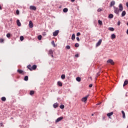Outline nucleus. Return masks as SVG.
<instances>
[{"mask_svg":"<svg viewBox=\"0 0 128 128\" xmlns=\"http://www.w3.org/2000/svg\"><path fill=\"white\" fill-rule=\"evenodd\" d=\"M114 12L115 14H118L120 12V10H119L118 8L116 6H114Z\"/></svg>","mask_w":128,"mask_h":128,"instance_id":"1","label":"nucleus"},{"mask_svg":"<svg viewBox=\"0 0 128 128\" xmlns=\"http://www.w3.org/2000/svg\"><path fill=\"white\" fill-rule=\"evenodd\" d=\"M108 64H112V66H114V60L112 59H110L107 61Z\"/></svg>","mask_w":128,"mask_h":128,"instance_id":"2","label":"nucleus"},{"mask_svg":"<svg viewBox=\"0 0 128 128\" xmlns=\"http://www.w3.org/2000/svg\"><path fill=\"white\" fill-rule=\"evenodd\" d=\"M88 95L85 97L82 98V101L84 102H86V100H88Z\"/></svg>","mask_w":128,"mask_h":128,"instance_id":"3","label":"nucleus"},{"mask_svg":"<svg viewBox=\"0 0 128 128\" xmlns=\"http://www.w3.org/2000/svg\"><path fill=\"white\" fill-rule=\"evenodd\" d=\"M118 8L120 12H122L124 10V7L122 6V4H120Z\"/></svg>","mask_w":128,"mask_h":128,"instance_id":"4","label":"nucleus"},{"mask_svg":"<svg viewBox=\"0 0 128 128\" xmlns=\"http://www.w3.org/2000/svg\"><path fill=\"white\" fill-rule=\"evenodd\" d=\"M64 120V118L60 117L56 120V124H58L59 122H60L62 120Z\"/></svg>","mask_w":128,"mask_h":128,"instance_id":"5","label":"nucleus"},{"mask_svg":"<svg viewBox=\"0 0 128 128\" xmlns=\"http://www.w3.org/2000/svg\"><path fill=\"white\" fill-rule=\"evenodd\" d=\"M102 39H100L98 42L96 44V46H100V44H102Z\"/></svg>","mask_w":128,"mask_h":128,"instance_id":"6","label":"nucleus"},{"mask_svg":"<svg viewBox=\"0 0 128 128\" xmlns=\"http://www.w3.org/2000/svg\"><path fill=\"white\" fill-rule=\"evenodd\" d=\"M29 28H34V24H32V20L29 22Z\"/></svg>","mask_w":128,"mask_h":128,"instance_id":"7","label":"nucleus"},{"mask_svg":"<svg viewBox=\"0 0 128 128\" xmlns=\"http://www.w3.org/2000/svg\"><path fill=\"white\" fill-rule=\"evenodd\" d=\"M58 32H60V31L58 30H56L54 32H53V36H56L58 34Z\"/></svg>","mask_w":128,"mask_h":128,"instance_id":"8","label":"nucleus"},{"mask_svg":"<svg viewBox=\"0 0 128 128\" xmlns=\"http://www.w3.org/2000/svg\"><path fill=\"white\" fill-rule=\"evenodd\" d=\"M30 8L32 10H36V7L35 6H30Z\"/></svg>","mask_w":128,"mask_h":128,"instance_id":"9","label":"nucleus"},{"mask_svg":"<svg viewBox=\"0 0 128 128\" xmlns=\"http://www.w3.org/2000/svg\"><path fill=\"white\" fill-rule=\"evenodd\" d=\"M114 4H116V2L114 1H112L110 3V7L112 8V6H114Z\"/></svg>","mask_w":128,"mask_h":128,"instance_id":"10","label":"nucleus"},{"mask_svg":"<svg viewBox=\"0 0 128 128\" xmlns=\"http://www.w3.org/2000/svg\"><path fill=\"white\" fill-rule=\"evenodd\" d=\"M16 24H17V25L18 26H22V24H20V22L19 20H16Z\"/></svg>","mask_w":128,"mask_h":128,"instance_id":"11","label":"nucleus"},{"mask_svg":"<svg viewBox=\"0 0 128 128\" xmlns=\"http://www.w3.org/2000/svg\"><path fill=\"white\" fill-rule=\"evenodd\" d=\"M32 70H36V65H33L32 67Z\"/></svg>","mask_w":128,"mask_h":128,"instance_id":"12","label":"nucleus"},{"mask_svg":"<svg viewBox=\"0 0 128 128\" xmlns=\"http://www.w3.org/2000/svg\"><path fill=\"white\" fill-rule=\"evenodd\" d=\"M53 106L54 108H58V103H55L53 104Z\"/></svg>","mask_w":128,"mask_h":128,"instance_id":"13","label":"nucleus"},{"mask_svg":"<svg viewBox=\"0 0 128 128\" xmlns=\"http://www.w3.org/2000/svg\"><path fill=\"white\" fill-rule=\"evenodd\" d=\"M75 39H76V35L74 34H72V40H74Z\"/></svg>","mask_w":128,"mask_h":128,"instance_id":"14","label":"nucleus"},{"mask_svg":"<svg viewBox=\"0 0 128 128\" xmlns=\"http://www.w3.org/2000/svg\"><path fill=\"white\" fill-rule=\"evenodd\" d=\"M122 114L123 118H126V114L124 113V110H122Z\"/></svg>","mask_w":128,"mask_h":128,"instance_id":"15","label":"nucleus"},{"mask_svg":"<svg viewBox=\"0 0 128 128\" xmlns=\"http://www.w3.org/2000/svg\"><path fill=\"white\" fill-rule=\"evenodd\" d=\"M128 84V80H126L124 82V84H123V86H126V84Z\"/></svg>","mask_w":128,"mask_h":128,"instance_id":"16","label":"nucleus"},{"mask_svg":"<svg viewBox=\"0 0 128 128\" xmlns=\"http://www.w3.org/2000/svg\"><path fill=\"white\" fill-rule=\"evenodd\" d=\"M113 114H114V112H111L108 113L107 114V116H112Z\"/></svg>","mask_w":128,"mask_h":128,"instance_id":"17","label":"nucleus"},{"mask_svg":"<svg viewBox=\"0 0 128 128\" xmlns=\"http://www.w3.org/2000/svg\"><path fill=\"white\" fill-rule=\"evenodd\" d=\"M126 14V11H123L122 13V16H124Z\"/></svg>","mask_w":128,"mask_h":128,"instance_id":"18","label":"nucleus"},{"mask_svg":"<svg viewBox=\"0 0 128 128\" xmlns=\"http://www.w3.org/2000/svg\"><path fill=\"white\" fill-rule=\"evenodd\" d=\"M53 52H52V50H48V54H52Z\"/></svg>","mask_w":128,"mask_h":128,"instance_id":"19","label":"nucleus"},{"mask_svg":"<svg viewBox=\"0 0 128 128\" xmlns=\"http://www.w3.org/2000/svg\"><path fill=\"white\" fill-rule=\"evenodd\" d=\"M30 96H32V95L34 94V91L30 90Z\"/></svg>","mask_w":128,"mask_h":128,"instance_id":"20","label":"nucleus"},{"mask_svg":"<svg viewBox=\"0 0 128 128\" xmlns=\"http://www.w3.org/2000/svg\"><path fill=\"white\" fill-rule=\"evenodd\" d=\"M58 86H62V82L58 81Z\"/></svg>","mask_w":128,"mask_h":128,"instance_id":"21","label":"nucleus"},{"mask_svg":"<svg viewBox=\"0 0 128 128\" xmlns=\"http://www.w3.org/2000/svg\"><path fill=\"white\" fill-rule=\"evenodd\" d=\"M111 38H112V40H114V38H116V34H112L111 35Z\"/></svg>","mask_w":128,"mask_h":128,"instance_id":"22","label":"nucleus"},{"mask_svg":"<svg viewBox=\"0 0 128 128\" xmlns=\"http://www.w3.org/2000/svg\"><path fill=\"white\" fill-rule=\"evenodd\" d=\"M52 46L54 47V48H56V44H54V41H52Z\"/></svg>","mask_w":128,"mask_h":128,"instance_id":"23","label":"nucleus"},{"mask_svg":"<svg viewBox=\"0 0 128 128\" xmlns=\"http://www.w3.org/2000/svg\"><path fill=\"white\" fill-rule=\"evenodd\" d=\"M32 65L30 64H29L28 66V70H32Z\"/></svg>","mask_w":128,"mask_h":128,"instance_id":"24","label":"nucleus"},{"mask_svg":"<svg viewBox=\"0 0 128 128\" xmlns=\"http://www.w3.org/2000/svg\"><path fill=\"white\" fill-rule=\"evenodd\" d=\"M17 72H19L20 74H23L24 72V71L22 70H18Z\"/></svg>","mask_w":128,"mask_h":128,"instance_id":"25","label":"nucleus"},{"mask_svg":"<svg viewBox=\"0 0 128 128\" xmlns=\"http://www.w3.org/2000/svg\"><path fill=\"white\" fill-rule=\"evenodd\" d=\"M114 18V14H109L108 18Z\"/></svg>","mask_w":128,"mask_h":128,"instance_id":"26","label":"nucleus"},{"mask_svg":"<svg viewBox=\"0 0 128 128\" xmlns=\"http://www.w3.org/2000/svg\"><path fill=\"white\" fill-rule=\"evenodd\" d=\"M2 102H6V97H2L1 98Z\"/></svg>","mask_w":128,"mask_h":128,"instance_id":"27","label":"nucleus"},{"mask_svg":"<svg viewBox=\"0 0 128 128\" xmlns=\"http://www.w3.org/2000/svg\"><path fill=\"white\" fill-rule=\"evenodd\" d=\"M108 30L111 32H114V28H109Z\"/></svg>","mask_w":128,"mask_h":128,"instance_id":"28","label":"nucleus"},{"mask_svg":"<svg viewBox=\"0 0 128 128\" xmlns=\"http://www.w3.org/2000/svg\"><path fill=\"white\" fill-rule=\"evenodd\" d=\"M76 80H77V82H80V80H81L80 78V77H77L76 78Z\"/></svg>","mask_w":128,"mask_h":128,"instance_id":"29","label":"nucleus"},{"mask_svg":"<svg viewBox=\"0 0 128 128\" xmlns=\"http://www.w3.org/2000/svg\"><path fill=\"white\" fill-rule=\"evenodd\" d=\"M42 38V35H39V36H38V40H41Z\"/></svg>","mask_w":128,"mask_h":128,"instance_id":"30","label":"nucleus"},{"mask_svg":"<svg viewBox=\"0 0 128 128\" xmlns=\"http://www.w3.org/2000/svg\"><path fill=\"white\" fill-rule=\"evenodd\" d=\"M98 24H100V26H102V22L100 20H98Z\"/></svg>","mask_w":128,"mask_h":128,"instance_id":"31","label":"nucleus"},{"mask_svg":"<svg viewBox=\"0 0 128 128\" xmlns=\"http://www.w3.org/2000/svg\"><path fill=\"white\" fill-rule=\"evenodd\" d=\"M24 80L26 81V80H28V76H25L24 78Z\"/></svg>","mask_w":128,"mask_h":128,"instance_id":"32","label":"nucleus"},{"mask_svg":"<svg viewBox=\"0 0 128 128\" xmlns=\"http://www.w3.org/2000/svg\"><path fill=\"white\" fill-rule=\"evenodd\" d=\"M74 46H75V48H78L80 46V44H78V43H76L74 44Z\"/></svg>","mask_w":128,"mask_h":128,"instance_id":"33","label":"nucleus"},{"mask_svg":"<svg viewBox=\"0 0 128 128\" xmlns=\"http://www.w3.org/2000/svg\"><path fill=\"white\" fill-rule=\"evenodd\" d=\"M20 40H21V42H22V40H24V36H20Z\"/></svg>","mask_w":128,"mask_h":128,"instance_id":"34","label":"nucleus"},{"mask_svg":"<svg viewBox=\"0 0 128 128\" xmlns=\"http://www.w3.org/2000/svg\"><path fill=\"white\" fill-rule=\"evenodd\" d=\"M66 50H70V46H66Z\"/></svg>","mask_w":128,"mask_h":128,"instance_id":"35","label":"nucleus"},{"mask_svg":"<svg viewBox=\"0 0 128 128\" xmlns=\"http://www.w3.org/2000/svg\"><path fill=\"white\" fill-rule=\"evenodd\" d=\"M6 37L7 38H10V33L7 34Z\"/></svg>","mask_w":128,"mask_h":128,"instance_id":"36","label":"nucleus"},{"mask_svg":"<svg viewBox=\"0 0 128 128\" xmlns=\"http://www.w3.org/2000/svg\"><path fill=\"white\" fill-rule=\"evenodd\" d=\"M4 40L2 38H0V42H4Z\"/></svg>","mask_w":128,"mask_h":128,"instance_id":"37","label":"nucleus"},{"mask_svg":"<svg viewBox=\"0 0 128 128\" xmlns=\"http://www.w3.org/2000/svg\"><path fill=\"white\" fill-rule=\"evenodd\" d=\"M64 108V105H61L60 106V108L62 109V108Z\"/></svg>","mask_w":128,"mask_h":128,"instance_id":"38","label":"nucleus"},{"mask_svg":"<svg viewBox=\"0 0 128 128\" xmlns=\"http://www.w3.org/2000/svg\"><path fill=\"white\" fill-rule=\"evenodd\" d=\"M16 14L18 15L20 14V11L18 10H16Z\"/></svg>","mask_w":128,"mask_h":128,"instance_id":"39","label":"nucleus"},{"mask_svg":"<svg viewBox=\"0 0 128 128\" xmlns=\"http://www.w3.org/2000/svg\"><path fill=\"white\" fill-rule=\"evenodd\" d=\"M62 80H64V74H62L61 76Z\"/></svg>","mask_w":128,"mask_h":128,"instance_id":"40","label":"nucleus"},{"mask_svg":"<svg viewBox=\"0 0 128 128\" xmlns=\"http://www.w3.org/2000/svg\"><path fill=\"white\" fill-rule=\"evenodd\" d=\"M68 10L67 8H64V12H68Z\"/></svg>","mask_w":128,"mask_h":128,"instance_id":"41","label":"nucleus"},{"mask_svg":"<svg viewBox=\"0 0 128 128\" xmlns=\"http://www.w3.org/2000/svg\"><path fill=\"white\" fill-rule=\"evenodd\" d=\"M76 36H80V32H77Z\"/></svg>","mask_w":128,"mask_h":128,"instance_id":"42","label":"nucleus"},{"mask_svg":"<svg viewBox=\"0 0 128 128\" xmlns=\"http://www.w3.org/2000/svg\"><path fill=\"white\" fill-rule=\"evenodd\" d=\"M102 8H98V12H102Z\"/></svg>","mask_w":128,"mask_h":128,"instance_id":"43","label":"nucleus"},{"mask_svg":"<svg viewBox=\"0 0 128 128\" xmlns=\"http://www.w3.org/2000/svg\"><path fill=\"white\" fill-rule=\"evenodd\" d=\"M118 26H120V21H118Z\"/></svg>","mask_w":128,"mask_h":128,"instance_id":"44","label":"nucleus"},{"mask_svg":"<svg viewBox=\"0 0 128 128\" xmlns=\"http://www.w3.org/2000/svg\"><path fill=\"white\" fill-rule=\"evenodd\" d=\"M76 40H78V42H80V38L76 37Z\"/></svg>","mask_w":128,"mask_h":128,"instance_id":"45","label":"nucleus"},{"mask_svg":"<svg viewBox=\"0 0 128 128\" xmlns=\"http://www.w3.org/2000/svg\"><path fill=\"white\" fill-rule=\"evenodd\" d=\"M89 88H92V84H90L89 85Z\"/></svg>","mask_w":128,"mask_h":128,"instance_id":"46","label":"nucleus"},{"mask_svg":"<svg viewBox=\"0 0 128 128\" xmlns=\"http://www.w3.org/2000/svg\"><path fill=\"white\" fill-rule=\"evenodd\" d=\"M76 58H78V54H76L75 55Z\"/></svg>","mask_w":128,"mask_h":128,"instance_id":"47","label":"nucleus"},{"mask_svg":"<svg viewBox=\"0 0 128 128\" xmlns=\"http://www.w3.org/2000/svg\"><path fill=\"white\" fill-rule=\"evenodd\" d=\"M43 36H46V32H44L43 33Z\"/></svg>","mask_w":128,"mask_h":128,"instance_id":"48","label":"nucleus"},{"mask_svg":"<svg viewBox=\"0 0 128 128\" xmlns=\"http://www.w3.org/2000/svg\"><path fill=\"white\" fill-rule=\"evenodd\" d=\"M102 104V102L98 103V104H96V106H98V105L100 104Z\"/></svg>","mask_w":128,"mask_h":128,"instance_id":"49","label":"nucleus"},{"mask_svg":"<svg viewBox=\"0 0 128 128\" xmlns=\"http://www.w3.org/2000/svg\"><path fill=\"white\" fill-rule=\"evenodd\" d=\"M76 0H71V2H74Z\"/></svg>","mask_w":128,"mask_h":128,"instance_id":"50","label":"nucleus"},{"mask_svg":"<svg viewBox=\"0 0 128 128\" xmlns=\"http://www.w3.org/2000/svg\"><path fill=\"white\" fill-rule=\"evenodd\" d=\"M97 76H100V72H98V73L97 74Z\"/></svg>","mask_w":128,"mask_h":128,"instance_id":"51","label":"nucleus"},{"mask_svg":"<svg viewBox=\"0 0 128 128\" xmlns=\"http://www.w3.org/2000/svg\"><path fill=\"white\" fill-rule=\"evenodd\" d=\"M52 54V57L54 58V55H52V54Z\"/></svg>","mask_w":128,"mask_h":128,"instance_id":"52","label":"nucleus"},{"mask_svg":"<svg viewBox=\"0 0 128 128\" xmlns=\"http://www.w3.org/2000/svg\"><path fill=\"white\" fill-rule=\"evenodd\" d=\"M63 12H64V8L63 9Z\"/></svg>","mask_w":128,"mask_h":128,"instance_id":"53","label":"nucleus"},{"mask_svg":"<svg viewBox=\"0 0 128 128\" xmlns=\"http://www.w3.org/2000/svg\"><path fill=\"white\" fill-rule=\"evenodd\" d=\"M92 116H94V114H92Z\"/></svg>","mask_w":128,"mask_h":128,"instance_id":"54","label":"nucleus"},{"mask_svg":"<svg viewBox=\"0 0 128 128\" xmlns=\"http://www.w3.org/2000/svg\"><path fill=\"white\" fill-rule=\"evenodd\" d=\"M0 124H1V126H2V123H0Z\"/></svg>","mask_w":128,"mask_h":128,"instance_id":"55","label":"nucleus"},{"mask_svg":"<svg viewBox=\"0 0 128 128\" xmlns=\"http://www.w3.org/2000/svg\"><path fill=\"white\" fill-rule=\"evenodd\" d=\"M10 21L12 22V19L10 20Z\"/></svg>","mask_w":128,"mask_h":128,"instance_id":"56","label":"nucleus"}]
</instances>
